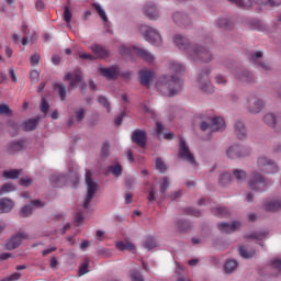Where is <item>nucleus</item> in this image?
Returning a JSON list of instances; mask_svg holds the SVG:
<instances>
[{
  "instance_id": "1",
  "label": "nucleus",
  "mask_w": 281,
  "mask_h": 281,
  "mask_svg": "<svg viewBox=\"0 0 281 281\" xmlns=\"http://www.w3.org/2000/svg\"><path fill=\"white\" fill-rule=\"evenodd\" d=\"M156 89L167 98H175V95H179L183 91V81L175 75H164L157 80Z\"/></svg>"
},
{
  "instance_id": "2",
  "label": "nucleus",
  "mask_w": 281,
  "mask_h": 281,
  "mask_svg": "<svg viewBox=\"0 0 281 281\" xmlns=\"http://www.w3.org/2000/svg\"><path fill=\"white\" fill-rule=\"evenodd\" d=\"M93 175L91 171L86 170V186H87V194L83 201V210H91V201L95 198V193L100 190V186L98 182L93 181Z\"/></svg>"
},
{
  "instance_id": "3",
  "label": "nucleus",
  "mask_w": 281,
  "mask_h": 281,
  "mask_svg": "<svg viewBox=\"0 0 281 281\" xmlns=\"http://www.w3.org/2000/svg\"><path fill=\"white\" fill-rule=\"evenodd\" d=\"M269 186V180L258 170H252L248 178V187L252 192H265Z\"/></svg>"
},
{
  "instance_id": "4",
  "label": "nucleus",
  "mask_w": 281,
  "mask_h": 281,
  "mask_svg": "<svg viewBox=\"0 0 281 281\" xmlns=\"http://www.w3.org/2000/svg\"><path fill=\"white\" fill-rule=\"evenodd\" d=\"M188 56L191 60H200L201 63H212L214 60V56L210 49L198 44L188 48Z\"/></svg>"
},
{
  "instance_id": "5",
  "label": "nucleus",
  "mask_w": 281,
  "mask_h": 281,
  "mask_svg": "<svg viewBox=\"0 0 281 281\" xmlns=\"http://www.w3.org/2000/svg\"><path fill=\"white\" fill-rule=\"evenodd\" d=\"M256 166L260 172H263V175H276L277 172H280V167L278 164H276L273 159L266 156L258 157Z\"/></svg>"
},
{
  "instance_id": "6",
  "label": "nucleus",
  "mask_w": 281,
  "mask_h": 281,
  "mask_svg": "<svg viewBox=\"0 0 281 281\" xmlns=\"http://www.w3.org/2000/svg\"><path fill=\"white\" fill-rule=\"evenodd\" d=\"M140 32L145 37V41H147V43H150V45H156V47H159L164 43L161 34L155 27L143 25L140 26Z\"/></svg>"
},
{
  "instance_id": "7",
  "label": "nucleus",
  "mask_w": 281,
  "mask_h": 281,
  "mask_svg": "<svg viewBox=\"0 0 281 281\" xmlns=\"http://www.w3.org/2000/svg\"><path fill=\"white\" fill-rule=\"evenodd\" d=\"M178 158L182 161H187L191 166H196V159L194 158V154L190 151V146L186 142V138L179 136V150H178Z\"/></svg>"
},
{
  "instance_id": "8",
  "label": "nucleus",
  "mask_w": 281,
  "mask_h": 281,
  "mask_svg": "<svg viewBox=\"0 0 281 281\" xmlns=\"http://www.w3.org/2000/svg\"><path fill=\"white\" fill-rule=\"evenodd\" d=\"M244 109H246L248 113H251V115H258V113H261L262 109H265V101L257 95L251 94L246 98Z\"/></svg>"
},
{
  "instance_id": "9",
  "label": "nucleus",
  "mask_w": 281,
  "mask_h": 281,
  "mask_svg": "<svg viewBox=\"0 0 281 281\" xmlns=\"http://www.w3.org/2000/svg\"><path fill=\"white\" fill-rule=\"evenodd\" d=\"M201 131H210L211 133H218L225 131V119L221 116H214L209 119V122H202L200 124Z\"/></svg>"
},
{
  "instance_id": "10",
  "label": "nucleus",
  "mask_w": 281,
  "mask_h": 281,
  "mask_svg": "<svg viewBox=\"0 0 281 281\" xmlns=\"http://www.w3.org/2000/svg\"><path fill=\"white\" fill-rule=\"evenodd\" d=\"M210 74H212V70L210 68H205L198 76V87L204 93H213L214 92V87L212 86V83H210V79H209Z\"/></svg>"
},
{
  "instance_id": "11",
  "label": "nucleus",
  "mask_w": 281,
  "mask_h": 281,
  "mask_svg": "<svg viewBox=\"0 0 281 281\" xmlns=\"http://www.w3.org/2000/svg\"><path fill=\"white\" fill-rule=\"evenodd\" d=\"M250 153L251 151L247 147L232 145L226 150V157H228V159H241V157H249Z\"/></svg>"
},
{
  "instance_id": "12",
  "label": "nucleus",
  "mask_w": 281,
  "mask_h": 281,
  "mask_svg": "<svg viewBox=\"0 0 281 281\" xmlns=\"http://www.w3.org/2000/svg\"><path fill=\"white\" fill-rule=\"evenodd\" d=\"M171 21L175 23V25H178V27H190V25H192V20H190V16L181 11H175L171 14Z\"/></svg>"
},
{
  "instance_id": "13",
  "label": "nucleus",
  "mask_w": 281,
  "mask_h": 281,
  "mask_svg": "<svg viewBox=\"0 0 281 281\" xmlns=\"http://www.w3.org/2000/svg\"><path fill=\"white\" fill-rule=\"evenodd\" d=\"M143 14H145L149 21H159V19H161V11H159L155 2L145 4L143 8Z\"/></svg>"
},
{
  "instance_id": "14",
  "label": "nucleus",
  "mask_w": 281,
  "mask_h": 281,
  "mask_svg": "<svg viewBox=\"0 0 281 281\" xmlns=\"http://www.w3.org/2000/svg\"><path fill=\"white\" fill-rule=\"evenodd\" d=\"M263 54L262 52L258 50L256 53H249L248 58L250 63L254 65H258L262 71H271L273 69V66L269 61H260V58H262Z\"/></svg>"
},
{
  "instance_id": "15",
  "label": "nucleus",
  "mask_w": 281,
  "mask_h": 281,
  "mask_svg": "<svg viewBox=\"0 0 281 281\" xmlns=\"http://www.w3.org/2000/svg\"><path fill=\"white\" fill-rule=\"evenodd\" d=\"M25 148H27V139L11 140L7 145V153L9 155H16V153H21Z\"/></svg>"
},
{
  "instance_id": "16",
  "label": "nucleus",
  "mask_w": 281,
  "mask_h": 281,
  "mask_svg": "<svg viewBox=\"0 0 281 281\" xmlns=\"http://www.w3.org/2000/svg\"><path fill=\"white\" fill-rule=\"evenodd\" d=\"M27 239V234L25 232L18 233L13 235L5 244V249L8 251H12L14 249H18V247L23 243V240Z\"/></svg>"
},
{
  "instance_id": "17",
  "label": "nucleus",
  "mask_w": 281,
  "mask_h": 281,
  "mask_svg": "<svg viewBox=\"0 0 281 281\" xmlns=\"http://www.w3.org/2000/svg\"><path fill=\"white\" fill-rule=\"evenodd\" d=\"M64 80L69 81L70 91L74 90L75 87H78L82 82V72L79 69L74 70L72 72H66Z\"/></svg>"
},
{
  "instance_id": "18",
  "label": "nucleus",
  "mask_w": 281,
  "mask_h": 281,
  "mask_svg": "<svg viewBox=\"0 0 281 281\" xmlns=\"http://www.w3.org/2000/svg\"><path fill=\"white\" fill-rule=\"evenodd\" d=\"M132 142L140 148H146L148 134L144 130H135L132 134Z\"/></svg>"
},
{
  "instance_id": "19",
  "label": "nucleus",
  "mask_w": 281,
  "mask_h": 281,
  "mask_svg": "<svg viewBox=\"0 0 281 281\" xmlns=\"http://www.w3.org/2000/svg\"><path fill=\"white\" fill-rule=\"evenodd\" d=\"M173 43L176 45V47H178L179 49H183V52H186L188 54V48L189 47H194L195 44L190 43V40H188V37L181 35V34H176L173 36Z\"/></svg>"
},
{
  "instance_id": "20",
  "label": "nucleus",
  "mask_w": 281,
  "mask_h": 281,
  "mask_svg": "<svg viewBox=\"0 0 281 281\" xmlns=\"http://www.w3.org/2000/svg\"><path fill=\"white\" fill-rule=\"evenodd\" d=\"M133 50L135 52V54H137V56H139L145 63H148L149 65H153L155 63V55H153V53H150L148 49L143 48V47H138V46H134Z\"/></svg>"
},
{
  "instance_id": "21",
  "label": "nucleus",
  "mask_w": 281,
  "mask_h": 281,
  "mask_svg": "<svg viewBox=\"0 0 281 281\" xmlns=\"http://www.w3.org/2000/svg\"><path fill=\"white\" fill-rule=\"evenodd\" d=\"M217 228L223 234H232V233L236 232V229H240V222L235 221L231 224L227 222H221L217 224Z\"/></svg>"
},
{
  "instance_id": "22",
  "label": "nucleus",
  "mask_w": 281,
  "mask_h": 281,
  "mask_svg": "<svg viewBox=\"0 0 281 281\" xmlns=\"http://www.w3.org/2000/svg\"><path fill=\"white\" fill-rule=\"evenodd\" d=\"M101 76L106 78L108 80H116L117 76H120V67L111 66L110 68H100L99 69Z\"/></svg>"
},
{
  "instance_id": "23",
  "label": "nucleus",
  "mask_w": 281,
  "mask_h": 281,
  "mask_svg": "<svg viewBox=\"0 0 281 281\" xmlns=\"http://www.w3.org/2000/svg\"><path fill=\"white\" fill-rule=\"evenodd\" d=\"M234 134L239 139H247V125L241 120H236L234 123Z\"/></svg>"
},
{
  "instance_id": "24",
  "label": "nucleus",
  "mask_w": 281,
  "mask_h": 281,
  "mask_svg": "<svg viewBox=\"0 0 281 281\" xmlns=\"http://www.w3.org/2000/svg\"><path fill=\"white\" fill-rule=\"evenodd\" d=\"M49 181L53 188H65V186L67 184V175L54 173L49 177Z\"/></svg>"
},
{
  "instance_id": "25",
  "label": "nucleus",
  "mask_w": 281,
  "mask_h": 281,
  "mask_svg": "<svg viewBox=\"0 0 281 281\" xmlns=\"http://www.w3.org/2000/svg\"><path fill=\"white\" fill-rule=\"evenodd\" d=\"M90 49L94 53L97 58H101V60H104L111 56V52L100 44L92 45Z\"/></svg>"
},
{
  "instance_id": "26",
  "label": "nucleus",
  "mask_w": 281,
  "mask_h": 281,
  "mask_svg": "<svg viewBox=\"0 0 281 281\" xmlns=\"http://www.w3.org/2000/svg\"><path fill=\"white\" fill-rule=\"evenodd\" d=\"M140 85L148 87L153 78H155V70L144 69L139 71Z\"/></svg>"
},
{
  "instance_id": "27",
  "label": "nucleus",
  "mask_w": 281,
  "mask_h": 281,
  "mask_svg": "<svg viewBox=\"0 0 281 281\" xmlns=\"http://www.w3.org/2000/svg\"><path fill=\"white\" fill-rule=\"evenodd\" d=\"M235 78L239 80V82H246V85L254 82V74L249 72L248 70H237L235 72Z\"/></svg>"
},
{
  "instance_id": "28",
  "label": "nucleus",
  "mask_w": 281,
  "mask_h": 281,
  "mask_svg": "<svg viewBox=\"0 0 281 281\" xmlns=\"http://www.w3.org/2000/svg\"><path fill=\"white\" fill-rule=\"evenodd\" d=\"M14 210V201L8 198L0 199V214H8Z\"/></svg>"
},
{
  "instance_id": "29",
  "label": "nucleus",
  "mask_w": 281,
  "mask_h": 281,
  "mask_svg": "<svg viewBox=\"0 0 281 281\" xmlns=\"http://www.w3.org/2000/svg\"><path fill=\"white\" fill-rule=\"evenodd\" d=\"M170 74H186V66L179 61L171 60L168 63Z\"/></svg>"
},
{
  "instance_id": "30",
  "label": "nucleus",
  "mask_w": 281,
  "mask_h": 281,
  "mask_svg": "<svg viewBox=\"0 0 281 281\" xmlns=\"http://www.w3.org/2000/svg\"><path fill=\"white\" fill-rule=\"evenodd\" d=\"M41 122V116H36L34 119H29L22 124V128L25 132L30 131H36V126H38V123Z\"/></svg>"
},
{
  "instance_id": "31",
  "label": "nucleus",
  "mask_w": 281,
  "mask_h": 281,
  "mask_svg": "<svg viewBox=\"0 0 281 281\" xmlns=\"http://www.w3.org/2000/svg\"><path fill=\"white\" fill-rule=\"evenodd\" d=\"M53 89L57 91L58 98L61 100V102H65V100H67V86H65V83H54Z\"/></svg>"
},
{
  "instance_id": "32",
  "label": "nucleus",
  "mask_w": 281,
  "mask_h": 281,
  "mask_svg": "<svg viewBox=\"0 0 281 281\" xmlns=\"http://www.w3.org/2000/svg\"><path fill=\"white\" fill-rule=\"evenodd\" d=\"M278 115L269 112L263 115V123L267 124L270 128H277L278 126Z\"/></svg>"
},
{
  "instance_id": "33",
  "label": "nucleus",
  "mask_w": 281,
  "mask_h": 281,
  "mask_svg": "<svg viewBox=\"0 0 281 281\" xmlns=\"http://www.w3.org/2000/svg\"><path fill=\"white\" fill-rule=\"evenodd\" d=\"M265 210L267 212H278L281 210V200H267L265 202Z\"/></svg>"
},
{
  "instance_id": "34",
  "label": "nucleus",
  "mask_w": 281,
  "mask_h": 281,
  "mask_svg": "<svg viewBox=\"0 0 281 281\" xmlns=\"http://www.w3.org/2000/svg\"><path fill=\"white\" fill-rule=\"evenodd\" d=\"M216 25L221 30H233L234 29V23L229 21L227 18H220L216 20Z\"/></svg>"
},
{
  "instance_id": "35",
  "label": "nucleus",
  "mask_w": 281,
  "mask_h": 281,
  "mask_svg": "<svg viewBox=\"0 0 281 281\" xmlns=\"http://www.w3.org/2000/svg\"><path fill=\"white\" fill-rule=\"evenodd\" d=\"M239 256L245 260H249L250 258H254V256H256V250H248L246 246H239Z\"/></svg>"
},
{
  "instance_id": "36",
  "label": "nucleus",
  "mask_w": 281,
  "mask_h": 281,
  "mask_svg": "<svg viewBox=\"0 0 281 281\" xmlns=\"http://www.w3.org/2000/svg\"><path fill=\"white\" fill-rule=\"evenodd\" d=\"M116 249H119V251H134L135 244L131 241H117Z\"/></svg>"
},
{
  "instance_id": "37",
  "label": "nucleus",
  "mask_w": 281,
  "mask_h": 281,
  "mask_svg": "<svg viewBox=\"0 0 281 281\" xmlns=\"http://www.w3.org/2000/svg\"><path fill=\"white\" fill-rule=\"evenodd\" d=\"M238 269V261L235 259H228L225 262V271L226 273H234Z\"/></svg>"
},
{
  "instance_id": "38",
  "label": "nucleus",
  "mask_w": 281,
  "mask_h": 281,
  "mask_svg": "<svg viewBox=\"0 0 281 281\" xmlns=\"http://www.w3.org/2000/svg\"><path fill=\"white\" fill-rule=\"evenodd\" d=\"M108 170L115 177H122L123 168L120 162H115L114 165L110 166Z\"/></svg>"
},
{
  "instance_id": "39",
  "label": "nucleus",
  "mask_w": 281,
  "mask_h": 281,
  "mask_svg": "<svg viewBox=\"0 0 281 281\" xmlns=\"http://www.w3.org/2000/svg\"><path fill=\"white\" fill-rule=\"evenodd\" d=\"M144 249H147V251H151V249H155L157 247V241L155 240V237H147L146 240L143 243Z\"/></svg>"
},
{
  "instance_id": "40",
  "label": "nucleus",
  "mask_w": 281,
  "mask_h": 281,
  "mask_svg": "<svg viewBox=\"0 0 281 281\" xmlns=\"http://www.w3.org/2000/svg\"><path fill=\"white\" fill-rule=\"evenodd\" d=\"M192 227V224L186 220H179L177 222V229L178 232H188Z\"/></svg>"
},
{
  "instance_id": "41",
  "label": "nucleus",
  "mask_w": 281,
  "mask_h": 281,
  "mask_svg": "<svg viewBox=\"0 0 281 281\" xmlns=\"http://www.w3.org/2000/svg\"><path fill=\"white\" fill-rule=\"evenodd\" d=\"M233 177L238 181H245L247 179V171L243 169H234L233 170Z\"/></svg>"
},
{
  "instance_id": "42",
  "label": "nucleus",
  "mask_w": 281,
  "mask_h": 281,
  "mask_svg": "<svg viewBox=\"0 0 281 281\" xmlns=\"http://www.w3.org/2000/svg\"><path fill=\"white\" fill-rule=\"evenodd\" d=\"M34 210V206H32V204H26L24 205L21 211H20V215L22 218H27V216H32V212Z\"/></svg>"
},
{
  "instance_id": "43",
  "label": "nucleus",
  "mask_w": 281,
  "mask_h": 281,
  "mask_svg": "<svg viewBox=\"0 0 281 281\" xmlns=\"http://www.w3.org/2000/svg\"><path fill=\"white\" fill-rule=\"evenodd\" d=\"M93 8L97 10L99 16H101L103 23H109V18L106 16V12L99 3H93Z\"/></svg>"
},
{
  "instance_id": "44",
  "label": "nucleus",
  "mask_w": 281,
  "mask_h": 281,
  "mask_svg": "<svg viewBox=\"0 0 281 281\" xmlns=\"http://www.w3.org/2000/svg\"><path fill=\"white\" fill-rule=\"evenodd\" d=\"M267 234L269 233H267L266 231L255 232L247 235L246 238H252V240H262L263 238H266Z\"/></svg>"
},
{
  "instance_id": "45",
  "label": "nucleus",
  "mask_w": 281,
  "mask_h": 281,
  "mask_svg": "<svg viewBox=\"0 0 281 281\" xmlns=\"http://www.w3.org/2000/svg\"><path fill=\"white\" fill-rule=\"evenodd\" d=\"M86 273H89V259L86 258L83 262L79 266V272L78 276L81 278V276H86Z\"/></svg>"
},
{
  "instance_id": "46",
  "label": "nucleus",
  "mask_w": 281,
  "mask_h": 281,
  "mask_svg": "<svg viewBox=\"0 0 281 281\" xmlns=\"http://www.w3.org/2000/svg\"><path fill=\"white\" fill-rule=\"evenodd\" d=\"M232 173L229 172H223L220 176V183L222 186H229V183H232Z\"/></svg>"
},
{
  "instance_id": "47",
  "label": "nucleus",
  "mask_w": 281,
  "mask_h": 281,
  "mask_svg": "<svg viewBox=\"0 0 281 281\" xmlns=\"http://www.w3.org/2000/svg\"><path fill=\"white\" fill-rule=\"evenodd\" d=\"M231 3H235L238 8H250L252 5L254 0H228Z\"/></svg>"
},
{
  "instance_id": "48",
  "label": "nucleus",
  "mask_w": 281,
  "mask_h": 281,
  "mask_svg": "<svg viewBox=\"0 0 281 281\" xmlns=\"http://www.w3.org/2000/svg\"><path fill=\"white\" fill-rule=\"evenodd\" d=\"M97 101L99 102V104H101V106H104V109H106L108 113H111V103H109L108 98L99 95Z\"/></svg>"
},
{
  "instance_id": "49",
  "label": "nucleus",
  "mask_w": 281,
  "mask_h": 281,
  "mask_svg": "<svg viewBox=\"0 0 281 281\" xmlns=\"http://www.w3.org/2000/svg\"><path fill=\"white\" fill-rule=\"evenodd\" d=\"M19 175H21V170L12 169L3 171V177H5V179H19Z\"/></svg>"
},
{
  "instance_id": "50",
  "label": "nucleus",
  "mask_w": 281,
  "mask_h": 281,
  "mask_svg": "<svg viewBox=\"0 0 281 281\" xmlns=\"http://www.w3.org/2000/svg\"><path fill=\"white\" fill-rule=\"evenodd\" d=\"M16 188L12 183H4L0 189V194H8L9 192H14Z\"/></svg>"
},
{
  "instance_id": "51",
  "label": "nucleus",
  "mask_w": 281,
  "mask_h": 281,
  "mask_svg": "<svg viewBox=\"0 0 281 281\" xmlns=\"http://www.w3.org/2000/svg\"><path fill=\"white\" fill-rule=\"evenodd\" d=\"M170 188V180L168 177L162 178V182L160 183V193L166 194V191Z\"/></svg>"
},
{
  "instance_id": "52",
  "label": "nucleus",
  "mask_w": 281,
  "mask_h": 281,
  "mask_svg": "<svg viewBox=\"0 0 281 281\" xmlns=\"http://www.w3.org/2000/svg\"><path fill=\"white\" fill-rule=\"evenodd\" d=\"M130 278L132 281H144V276H142V272L137 270H132L130 273Z\"/></svg>"
},
{
  "instance_id": "53",
  "label": "nucleus",
  "mask_w": 281,
  "mask_h": 281,
  "mask_svg": "<svg viewBox=\"0 0 281 281\" xmlns=\"http://www.w3.org/2000/svg\"><path fill=\"white\" fill-rule=\"evenodd\" d=\"M78 56L81 58V60H91L92 63L98 60V57L93 56L92 54L79 52Z\"/></svg>"
},
{
  "instance_id": "54",
  "label": "nucleus",
  "mask_w": 281,
  "mask_h": 281,
  "mask_svg": "<svg viewBox=\"0 0 281 281\" xmlns=\"http://www.w3.org/2000/svg\"><path fill=\"white\" fill-rule=\"evenodd\" d=\"M156 170H159V172L161 173L168 170V167H166V164H164V160H161V158L156 159Z\"/></svg>"
},
{
  "instance_id": "55",
  "label": "nucleus",
  "mask_w": 281,
  "mask_h": 281,
  "mask_svg": "<svg viewBox=\"0 0 281 281\" xmlns=\"http://www.w3.org/2000/svg\"><path fill=\"white\" fill-rule=\"evenodd\" d=\"M262 5H271V8H278L281 5V0H261Z\"/></svg>"
},
{
  "instance_id": "56",
  "label": "nucleus",
  "mask_w": 281,
  "mask_h": 281,
  "mask_svg": "<svg viewBox=\"0 0 281 281\" xmlns=\"http://www.w3.org/2000/svg\"><path fill=\"white\" fill-rule=\"evenodd\" d=\"M184 213H187L189 216H195L196 218H199V216H201V211L199 209H194V207L186 209Z\"/></svg>"
},
{
  "instance_id": "57",
  "label": "nucleus",
  "mask_w": 281,
  "mask_h": 281,
  "mask_svg": "<svg viewBox=\"0 0 281 281\" xmlns=\"http://www.w3.org/2000/svg\"><path fill=\"white\" fill-rule=\"evenodd\" d=\"M40 109L44 115H47V112L49 111V103L47 102V99L42 98Z\"/></svg>"
},
{
  "instance_id": "58",
  "label": "nucleus",
  "mask_w": 281,
  "mask_h": 281,
  "mask_svg": "<svg viewBox=\"0 0 281 281\" xmlns=\"http://www.w3.org/2000/svg\"><path fill=\"white\" fill-rule=\"evenodd\" d=\"M30 79H31V81L34 85H36V82H38V80L41 79V71H38V70H31Z\"/></svg>"
},
{
  "instance_id": "59",
  "label": "nucleus",
  "mask_w": 281,
  "mask_h": 281,
  "mask_svg": "<svg viewBox=\"0 0 281 281\" xmlns=\"http://www.w3.org/2000/svg\"><path fill=\"white\" fill-rule=\"evenodd\" d=\"M97 254L99 256H105V258H111V256H113V251L109 248H99Z\"/></svg>"
},
{
  "instance_id": "60",
  "label": "nucleus",
  "mask_w": 281,
  "mask_h": 281,
  "mask_svg": "<svg viewBox=\"0 0 281 281\" xmlns=\"http://www.w3.org/2000/svg\"><path fill=\"white\" fill-rule=\"evenodd\" d=\"M71 11L69 10V7H65L64 9V21H66V23H71Z\"/></svg>"
},
{
  "instance_id": "61",
  "label": "nucleus",
  "mask_w": 281,
  "mask_h": 281,
  "mask_svg": "<svg viewBox=\"0 0 281 281\" xmlns=\"http://www.w3.org/2000/svg\"><path fill=\"white\" fill-rule=\"evenodd\" d=\"M87 111L85 109H79L76 114L75 117L78 120V123L80 124V122H82V120H85V115H86Z\"/></svg>"
},
{
  "instance_id": "62",
  "label": "nucleus",
  "mask_w": 281,
  "mask_h": 281,
  "mask_svg": "<svg viewBox=\"0 0 281 281\" xmlns=\"http://www.w3.org/2000/svg\"><path fill=\"white\" fill-rule=\"evenodd\" d=\"M21 277H22L21 272H13L9 277H7L4 281H18V280H21Z\"/></svg>"
},
{
  "instance_id": "63",
  "label": "nucleus",
  "mask_w": 281,
  "mask_h": 281,
  "mask_svg": "<svg viewBox=\"0 0 281 281\" xmlns=\"http://www.w3.org/2000/svg\"><path fill=\"white\" fill-rule=\"evenodd\" d=\"M30 61L33 67H36L38 63H41V55L40 54L32 55L30 58Z\"/></svg>"
},
{
  "instance_id": "64",
  "label": "nucleus",
  "mask_w": 281,
  "mask_h": 281,
  "mask_svg": "<svg viewBox=\"0 0 281 281\" xmlns=\"http://www.w3.org/2000/svg\"><path fill=\"white\" fill-rule=\"evenodd\" d=\"M177 276H179L177 281H190L187 280L186 277H183V267L178 266V270L176 271Z\"/></svg>"
}]
</instances>
